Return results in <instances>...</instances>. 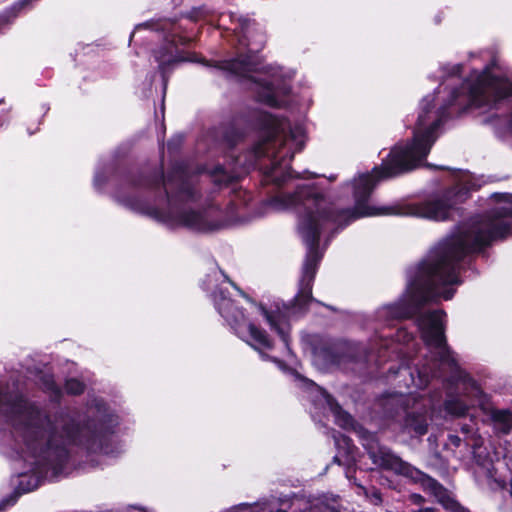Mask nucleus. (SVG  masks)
<instances>
[{
    "instance_id": "4",
    "label": "nucleus",
    "mask_w": 512,
    "mask_h": 512,
    "mask_svg": "<svg viewBox=\"0 0 512 512\" xmlns=\"http://www.w3.org/2000/svg\"><path fill=\"white\" fill-rule=\"evenodd\" d=\"M215 303L219 313L234 327L240 337L245 338L259 351L271 348V342L265 332L253 323L246 324L243 313L234 307L232 301L226 298L223 292L215 296Z\"/></svg>"
},
{
    "instance_id": "19",
    "label": "nucleus",
    "mask_w": 512,
    "mask_h": 512,
    "mask_svg": "<svg viewBox=\"0 0 512 512\" xmlns=\"http://www.w3.org/2000/svg\"><path fill=\"white\" fill-rule=\"evenodd\" d=\"M472 396L474 398H476L477 400L474 401L472 403V405H475L476 403L479 404V405H482L483 404V399H482V392L481 390L473 384V387H472Z\"/></svg>"
},
{
    "instance_id": "20",
    "label": "nucleus",
    "mask_w": 512,
    "mask_h": 512,
    "mask_svg": "<svg viewBox=\"0 0 512 512\" xmlns=\"http://www.w3.org/2000/svg\"><path fill=\"white\" fill-rule=\"evenodd\" d=\"M413 428V430L417 433V434H424L426 433L427 431V425L425 423H418V424H415V425H412L410 424Z\"/></svg>"
},
{
    "instance_id": "18",
    "label": "nucleus",
    "mask_w": 512,
    "mask_h": 512,
    "mask_svg": "<svg viewBox=\"0 0 512 512\" xmlns=\"http://www.w3.org/2000/svg\"><path fill=\"white\" fill-rule=\"evenodd\" d=\"M336 416H337V422L339 425L343 426V427H349L352 425V418L346 414V413H343L341 411H337L336 412Z\"/></svg>"
},
{
    "instance_id": "1",
    "label": "nucleus",
    "mask_w": 512,
    "mask_h": 512,
    "mask_svg": "<svg viewBox=\"0 0 512 512\" xmlns=\"http://www.w3.org/2000/svg\"><path fill=\"white\" fill-rule=\"evenodd\" d=\"M434 101V95L426 96L422 100L411 144L395 146L381 166L373 169L372 174H360L355 178L352 184L355 199L353 211L343 210L337 214L333 213L327 200L309 188H301L295 195L277 196L269 202V207L277 211L299 208L298 230L308 251L303 268L302 287L295 299L298 305L302 306L311 299L310 284L315 275L317 263L321 259L316 249L320 232L342 228L360 217L382 214V211L367 204L376 180L412 170L420 166L427 156L437 138L436 131L442 123L447 106L445 104L436 108Z\"/></svg>"
},
{
    "instance_id": "11",
    "label": "nucleus",
    "mask_w": 512,
    "mask_h": 512,
    "mask_svg": "<svg viewBox=\"0 0 512 512\" xmlns=\"http://www.w3.org/2000/svg\"><path fill=\"white\" fill-rule=\"evenodd\" d=\"M244 40L243 45L247 46L249 52H258L264 45V36L258 32V29L254 23L250 20H244L242 23L241 31Z\"/></svg>"
},
{
    "instance_id": "14",
    "label": "nucleus",
    "mask_w": 512,
    "mask_h": 512,
    "mask_svg": "<svg viewBox=\"0 0 512 512\" xmlns=\"http://www.w3.org/2000/svg\"><path fill=\"white\" fill-rule=\"evenodd\" d=\"M226 68L233 72L234 74L246 76L248 72L253 70L252 64L250 62V57L246 56L241 59H234L227 63Z\"/></svg>"
},
{
    "instance_id": "12",
    "label": "nucleus",
    "mask_w": 512,
    "mask_h": 512,
    "mask_svg": "<svg viewBox=\"0 0 512 512\" xmlns=\"http://www.w3.org/2000/svg\"><path fill=\"white\" fill-rule=\"evenodd\" d=\"M370 454L373 461L380 466L399 472H405L408 469L405 463L386 449L380 448L379 455L374 451L370 452Z\"/></svg>"
},
{
    "instance_id": "8",
    "label": "nucleus",
    "mask_w": 512,
    "mask_h": 512,
    "mask_svg": "<svg viewBox=\"0 0 512 512\" xmlns=\"http://www.w3.org/2000/svg\"><path fill=\"white\" fill-rule=\"evenodd\" d=\"M254 90L258 94L260 101L272 107H280L285 104L281 99L282 95H286L289 91L286 85H280V76L278 72H273L269 79L255 77Z\"/></svg>"
},
{
    "instance_id": "10",
    "label": "nucleus",
    "mask_w": 512,
    "mask_h": 512,
    "mask_svg": "<svg viewBox=\"0 0 512 512\" xmlns=\"http://www.w3.org/2000/svg\"><path fill=\"white\" fill-rule=\"evenodd\" d=\"M259 314L268 322L271 329L278 333L283 342L288 344L289 324L287 321L289 312H269L264 307H258Z\"/></svg>"
},
{
    "instance_id": "9",
    "label": "nucleus",
    "mask_w": 512,
    "mask_h": 512,
    "mask_svg": "<svg viewBox=\"0 0 512 512\" xmlns=\"http://www.w3.org/2000/svg\"><path fill=\"white\" fill-rule=\"evenodd\" d=\"M175 213L177 215L161 216V220L170 226H186L198 231H208L215 228L214 225L208 223L205 214L193 210H182Z\"/></svg>"
},
{
    "instance_id": "22",
    "label": "nucleus",
    "mask_w": 512,
    "mask_h": 512,
    "mask_svg": "<svg viewBox=\"0 0 512 512\" xmlns=\"http://www.w3.org/2000/svg\"><path fill=\"white\" fill-rule=\"evenodd\" d=\"M460 69H461L460 65H454L451 67V71L453 74L459 73Z\"/></svg>"
},
{
    "instance_id": "3",
    "label": "nucleus",
    "mask_w": 512,
    "mask_h": 512,
    "mask_svg": "<svg viewBox=\"0 0 512 512\" xmlns=\"http://www.w3.org/2000/svg\"><path fill=\"white\" fill-rule=\"evenodd\" d=\"M509 94H512V82L506 78H499L490 70H485L481 73H473L464 83L461 92H453L449 105L467 104L471 107L490 110Z\"/></svg>"
},
{
    "instance_id": "24",
    "label": "nucleus",
    "mask_w": 512,
    "mask_h": 512,
    "mask_svg": "<svg viewBox=\"0 0 512 512\" xmlns=\"http://www.w3.org/2000/svg\"><path fill=\"white\" fill-rule=\"evenodd\" d=\"M419 512H435V511L433 509H431V508H426V509L421 510Z\"/></svg>"
},
{
    "instance_id": "13",
    "label": "nucleus",
    "mask_w": 512,
    "mask_h": 512,
    "mask_svg": "<svg viewBox=\"0 0 512 512\" xmlns=\"http://www.w3.org/2000/svg\"><path fill=\"white\" fill-rule=\"evenodd\" d=\"M490 418L494 429L501 433H508L512 428V412L508 410L493 409Z\"/></svg>"
},
{
    "instance_id": "16",
    "label": "nucleus",
    "mask_w": 512,
    "mask_h": 512,
    "mask_svg": "<svg viewBox=\"0 0 512 512\" xmlns=\"http://www.w3.org/2000/svg\"><path fill=\"white\" fill-rule=\"evenodd\" d=\"M269 177L273 182L280 184L284 182L287 177H291V171L290 169H286L285 173L282 174V166L280 164H275L271 169Z\"/></svg>"
},
{
    "instance_id": "15",
    "label": "nucleus",
    "mask_w": 512,
    "mask_h": 512,
    "mask_svg": "<svg viewBox=\"0 0 512 512\" xmlns=\"http://www.w3.org/2000/svg\"><path fill=\"white\" fill-rule=\"evenodd\" d=\"M446 410L454 416H463L468 410V406L461 399H451L446 402Z\"/></svg>"
},
{
    "instance_id": "21",
    "label": "nucleus",
    "mask_w": 512,
    "mask_h": 512,
    "mask_svg": "<svg viewBox=\"0 0 512 512\" xmlns=\"http://www.w3.org/2000/svg\"><path fill=\"white\" fill-rule=\"evenodd\" d=\"M66 437L68 441H76V437L70 431H66Z\"/></svg>"
},
{
    "instance_id": "7",
    "label": "nucleus",
    "mask_w": 512,
    "mask_h": 512,
    "mask_svg": "<svg viewBox=\"0 0 512 512\" xmlns=\"http://www.w3.org/2000/svg\"><path fill=\"white\" fill-rule=\"evenodd\" d=\"M464 199L465 193L451 191L445 200L427 201L414 206L410 209L409 214L432 220H445L450 216L453 205Z\"/></svg>"
},
{
    "instance_id": "6",
    "label": "nucleus",
    "mask_w": 512,
    "mask_h": 512,
    "mask_svg": "<svg viewBox=\"0 0 512 512\" xmlns=\"http://www.w3.org/2000/svg\"><path fill=\"white\" fill-rule=\"evenodd\" d=\"M270 130L274 141L280 142L282 149H286L283 154L302 149L305 142V130L302 126L291 127L285 120L270 117Z\"/></svg>"
},
{
    "instance_id": "17",
    "label": "nucleus",
    "mask_w": 512,
    "mask_h": 512,
    "mask_svg": "<svg viewBox=\"0 0 512 512\" xmlns=\"http://www.w3.org/2000/svg\"><path fill=\"white\" fill-rule=\"evenodd\" d=\"M65 389L70 394H79L83 391L84 385L77 379H70L66 382Z\"/></svg>"
},
{
    "instance_id": "5",
    "label": "nucleus",
    "mask_w": 512,
    "mask_h": 512,
    "mask_svg": "<svg viewBox=\"0 0 512 512\" xmlns=\"http://www.w3.org/2000/svg\"><path fill=\"white\" fill-rule=\"evenodd\" d=\"M443 317L442 312L421 314L418 318V325L422 331L423 340L430 348L435 350L438 360L443 364L452 366L455 364V359L445 343Z\"/></svg>"
},
{
    "instance_id": "23",
    "label": "nucleus",
    "mask_w": 512,
    "mask_h": 512,
    "mask_svg": "<svg viewBox=\"0 0 512 512\" xmlns=\"http://www.w3.org/2000/svg\"><path fill=\"white\" fill-rule=\"evenodd\" d=\"M55 439L54 438H51L48 442V448H52L54 445H56L55 443Z\"/></svg>"
},
{
    "instance_id": "2",
    "label": "nucleus",
    "mask_w": 512,
    "mask_h": 512,
    "mask_svg": "<svg viewBox=\"0 0 512 512\" xmlns=\"http://www.w3.org/2000/svg\"><path fill=\"white\" fill-rule=\"evenodd\" d=\"M502 204L497 212L473 222L442 242L422 267V284L411 286V301L425 302L436 297H453L451 285L458 284V263L469 252L480 249L497 237L512 233V195L496 194Z\"/></svg>"
}]
</instances>
